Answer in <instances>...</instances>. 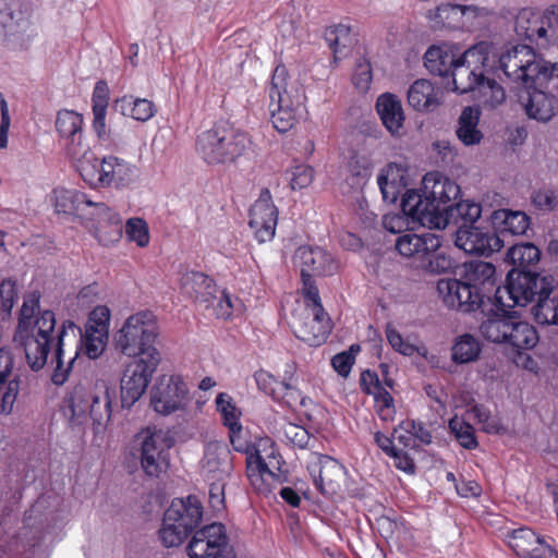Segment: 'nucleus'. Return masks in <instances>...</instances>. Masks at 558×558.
<instances>
[{
  "label": "nucleus",
  "mask_w": 558,
  "mask_h": 558,
  "mask_svg": "<svg viewBox=\"0 0 558 558\" xmlns=\"http://www.w3.org/2000/svg\"><path fill=\"white\" fill-rule=\"evenodd\" d=\"M482 206L480 203L472 201H461L456 203L446 213L447 226L453 221L456 223L474 226V223L481 218Z\"/></svg>",
  "instance_id": "nucleus-42"
},
{
  "label": "nucleus",
  "mask_w": 558,
  "mask_h": 558,
  "mask_svg": "<svg viewBox=\"0 0 558 558\" xmlns=\"http://www.w3.org/2000/svg\"><path fill=\"white\" fill-rule=\"evenodd\" d=\"M510 278L509 287L496 291V304L505 311L526 306L536 299L532 310L535 320L541 325L558 326V295L550 298L555 288L553 276L537 278L530 274H514Z\"/></svg>",
  "instance_id": "nucleus-2"
},
{
  "label": "nucleus",
  "mask_w": 558,
  "mask_h": 558,
  "mask_svg": "<svg viewBox=\"0 0 558 558\" xmlns=\"http://www.w3.org/2000/svg\"><path fill=\"white\" fill-rule=\"evenodd\" d=\"M376 109L385 128L392 135L400 136L405 120L400 99L390 93L383 94L377 98Z\"/></svg>",
  "instance_id": "nucleus-33"
},
{
  "label": "nucleus",
  "mask_w": 558,
  "mask_h": 558,
  "mask_svg": "<svg viewBox=\"0 0 558 558\" xmlns=\"http://www.w3.org/2000/svg\"><path fill=\"white\" fill-rule=\"evenodd\" d=\"M158 337L157 318L150 311H140L125 319L114 335L117 350L130 357H144L160 361L155 347Z\"/></svg>",
  "instance_id": "nucleus-6"
},
{
  "label": "nucleus",
  "mask_w": 558,
  "mask_h": 558,
  "mask_svg": "<svg viewBox=\"0 0 558 558\" xmlns=\"http://www.w3.org/2000/svg\"><path fill=\"white\" fill-rule=\"evenodd\" d=\"M418 268L433 275L445 274L453 268V260L438 248L425 256Z\"/></svg>",
  "instance_id": "nucleus-50"
},
{
  "label": "nucleus",
  "mask_w": 558,
  "mask_h": 558,
  "mask_svg": "<svg viewBox=\"0 0 558 558\" xmlns=\"http://www.w3.org/2000/svg\"><path fill=\"white\" fill-rule=\"evenodd\" d=\"M190 533L180 524L168 522L167 515H163L162 526L159 530V538L166 547L180 546Z\"/></svg>",
  "instance_id": "nucleus-52"
},
{
  "label": "nucleus",
  "mask_w": 558,
  "mask_h": 558,
  "mask_svg": "<svg viewBox=\"0 0 558 558\" xmlns=\"http://www.w3.org/2000/svg\"><path fill=\"white\" fill-rule=\"evenodd\" d=\"M454 244L468 254L489 256L498 252L504 242L494 231L477 226L460 225L456 232Z\"/></svg>",
  "instance_id": "nucleus-15"
},
{
  "label": "nucleus",
  "mask_w": 558,
  "mask_h": 558,
  "mask_svg": "<svg viewBox=\"0 0 558 558\" xmlns=\"http://www.w3.org/2000/svg\"><path fill=\"white\" fill-rule=\"evenodd\" d=\"M307 470L315 486L324 494H335L344 476V466L341 463L319 453H311Z\"/></svg>",
  "instance_id": "nucleus-18"
},
{
  "label": "nucleus",
  "mask_w": 558,
  "mask_h": 558,
  "mask_svg": "<svg viewBox=\"0 0 558 558\" xmlns=\"http://www.w3.org/2000/svg\"><path fill=\"white\" fill-rule=\"evenodd\" d=\"M482 348L480 341L470 333L457 338L452 347V360L456 363L464 364L478 359Z\"/></svg>",
  "instance_id": "nucleus-43"
},
{
  "label": "nucleus",
  "mask_w": 558,
  "mask_h": 558,
  "mask_svg": "<svg viewBox=\"0 0 558 558\" xmlns=\"http://www.w3.org/2000/svg\"><path fill=\"white\" fill-rule=\"evenodd\" d=\"M125 234L129 241L135 242L140 247H145L149 243L148 226L141 218H130L126 221Z\"/></svg>",
  "instance_id": "nucleus-55"
},
{
  "label": "nucleus",
  "mask_w": 558,
  "mask_h": 558,
  "mask_svg": "<svg viewBox=\"0 0 558 558\" xmlns=\"http://www.w3.org/2000/svg\"><path fill=\"white\" fill-rule=\"evenodd\" d=\"M248 135L226 123L215 124L196 138V153L209 166L234 163L248 148Z\"/></svg>",
  "instance_id": "nucleus-5"
},
{
  "label": "nucleus",
  "mask_w": 558,
  "mask_h": 558,
  "mask_svg": "<svg viewBox=\"0 0 558 558\" xmlns=\"http://www.w3.org/2000/svg\"><path fill=\"white\" fill-rule=\"evenodd\" d=\"M422 192L426 198L432 201L442 213H448L460 194V186L440 172H428L423 178Z\"/></svg>",
  "instance_id": "nucleus-26"
},
{
  "label": "nucleus",
  "mask_w": 558,
  "mask_h": 558,
  "mask_svg": "<svg viewBox=\"0 0 558 558\" xmlns=\"http://www.w3.org/2000/svg\"><path fill=\"white\" fill-rule=\"evenodd\" d=\"M52 202L56 211L63 214L84 213L85 208L94 205V202L85 193L65 187H56L52 191Z\"/></svg>",
  "instance_id": "nucleus-36"
},
{
  "label": "nucleus",
  "mask_w": 558,
  "mask_h": 558,
  "mask_svg": "<svg viewBox=\"0 0 558 558\" xmlns=\"http://www.w3.org/2000/svg\"><path fill=\"white\" fill-rule=\"evenodd\" d=\"M180 288L189 298L209 307L213 299H216L217 288L214 281L203 272L186 271L180 279Z\"/></svg>",
  "instance_id": "nucleus-32"
},
{
  "label": "nucleus",
  "mask_w": 558,
  "mask_h": 558,
  "mask_svg": "<svg viewBox=\"0 0 558 558\" xmlns=\"http://www.w3.org/2000/svg\"><path fill=\"white\" fill-rule=\"evenodd\" d=\"M404 215L423 227L445 229L447 227L446 213L440 211L438 205L426 198V195L415 190L408 191L401 202Z\"/></svg>",
  "instance_id": "nucleus-14"
},
{
  "label": "nucleus",
  "mask_w": 558,
  "mask_h": 558,
  "mask_svg": "<svg viewBox=\"0 0 558 558\" xmlns=\"http://www.w3.org/2000/svg\"><path fill=\"white\" fill-rule=\"evenodd\" d=\"M508 543L523 558H558V551L529 527L512 530Z\"/></svg>",
  "instance_id": "nucleus-24"
},
{
  "label": "nucleus",
  "mask_w": 558,
  "mask_h": 558,
  "mask_svg": "<svg viewBox=\"0 0 558 558\" xmlns=\"http://www.w3.org/2000/svg\"><path fill=\"white\" fill-rule=\"evenodd\" d=\"M83 116L74 110L62 109L57 113V132L65 141L66 154L75 160L76 165L84 150L89 149L83 144Z\"/></svg>",
  "instance_id": "nucleus-19"
},
{
  "label": "nucleus",
  "mask_w": 558,
  "mask_h": 558,
  "mask_svg": "<svg viewBox=\"0 0 558 558\" xmlns=\"http://www.w3.org/2000/svg\"><path fill=\"white\" fill-rule=\"evenodd\" d=\"M82 179L92 187L123 189L137 177L135 166L116 156L99 160L90 149H85L76 165Z\"/></svg>",
  "instance_id": "nucleus-8"
},
{
  "label": "nucleus",
  "mask_w": 558,
  "mask_h": 558,
  "mask_svg": "<svg viewBox=\"0 0 558 558\" xmlns=\"http://www.w3.org/2000/svg\"><path fill=\"white\" fill-rule=\"evenodd\" d=\"M141 465L148 476H159L168 465L171 439L162 432L147 427L140 434Z\"/></svg>",
  "instance_id": "nucleus-13"
},
{
  "label": "nucleus",
  "mask_w": 558,
  "mask_h": 558,
  "mask_svg": "<svg viewBox=\"0 0 558 558\" xmlns=\"http://www.w3.org/2000/svg\"><path fill=\"white\" fill-rule=\"evenodd\" d=\"M486 61L487 56L478 48L472 47L459 56L450 74L454 92L473 93L474 98L484 106L495 108L505 101L506 93L496 81L485 76Z\"/></svg>",
  "instance_id": "nucleus-3"
},
{
  "label": "nucleus",
  "mask_w": 558,
  "mask_h": 558,
  "mask_svg": "<svg viewBox=\"0 0 558 558\" xmlns=\"http://www.w3.org/2000/svg\"><path fill=\"white\" fill-rule=\"evenodd\" d=\"M279 400H282L288 408L300 411V413L305 415L307 420H314V414L307 410L308 405H314L313 401L302 396L300 390L286 380L283 381V388Z\"/></svg>",
  "instance_id": "nucleus-45"
},
{
  "label": "nucleus",
  "mask_w": 558,
  "mask_h": 558,
  "mask_svg": "<svg viewBox=\"0 0 558 558\" xmlns=\"http://www.w3.org/2000/svg\"><path fill=\"white\" fill-rule=\"evenodd\" d=\"M294 259L300 267L301 277L330 276L338 270V263L325 248L319 246H300L295 251Z\"/></svg>",
  "instance_id": "nucleus-20"
},
{
  "label": "nucleus",
  "mask_w": 558,
  "mask_h": 558,
  "mask_svg": "<svg viewBox=\"0 0 558 558\" xmlns=\"http://www.w3.org/2000/svg\"><path fill=\"white\" fill-rule=\"evenodd\" d=\"M376 412L381 421L391 422L395 420L393 398L387 390H380L375 398Z\"/></svg>",
  "instance_id": "nucleus-62"
},
{
  "label": "nucleus",
  "mask_w": 558,
  "mask_h": 558,
  "mask_svg": "<svg viewBox=\"0 0 558 558\" xmlns=\"http://www.w3.org/2000/svg\"><path fill=\"white\" fill-rule=\"evenodd\" d=\"M314 179V170L307 165H298L291 169L290 185L293 190L307 187Z\"/></svg>",
  "instance_id": "nucleus-63"
},
{
  "label": "nucleus",
  "mask_w": 558,
  "mask_h": 558,
  "mask_svg": "<svg viewBox=\"0 0 558 558\" xmlns=\"http://www.w3.org/2000/svg\"><path fill=\"white\" fill-rule=\"evenodd\" d=\"M494 227L501 234L523 235L530 228V217L521 210L498 209L490 215Z\"/></svg>",
  "instance_id": "nucleus-35"
},
{
  "label": "nucleus",
  "mask_w": 558,
  "mask_h": 558,
  "mask_svg": "<svg viewBox=\"0 0 558 558\" xmlns=\"http://www.w3.org/2000/svg\"><path fill=\"white\" fill-rule=\"evenodd\" d=\"M295 336L311 347L324 343L331 331L330 319L323 306L306 312L303 319L292 325Z\"/></svg>",
  "instance_id": "nucleus-23"
},
{
  "label": "nucleus",
  "mask_w": 558,
  "mask_h": 558,
  "mask_svg": "<svg viewBox=\"0 0 558 558\" xmlns=\"http://www.w3.org/2000/svg\"><path fill=\"white\" fill-rule=\"evenodd\" d=\"M108 333L93 330L92 327L85 328V336L82 337L84 350L89 359H97L101 355L106 348Z\"/></svg>",
  "instance_id": "nucleus-53"
},
{
  "label": "nucleus",
  "mask_w": 558,
  "mask_h": 558,
  "mask_svg": "<svg viewBox=\"0 0 558 558\" xmlns=\"http://www.w3.org/2000/svg\"><path fill=\"white\" fill-rule=\"evenodd\" d=\"M76 331L81 335V329L72 320L63 322L57 329L54 313L47 310L35 318L29 331L16 333V337L24 347L27 364L33 371L44 368L50 350L54 349L51 359L54 365L51 380L54 385L61 386L66 381L78 354L77 347L72 351L65 348L70 332L75 338Z\"/></svg>",
  "instance_id": "nucleus-1"
},
{
  "label": "nucleus",
  "mask_w": 558,
  "mask_h": 558,
  "mask_svg": "<svg viewBox=\"0 0 558 558\" xmlns=\"http://www.w3.org/2000/svg\"><path fill=\"white\" fill-rule=\"evenodd\" d=\"M114 107L123 116L132 117L141 122L148 121L156 112V107L153 101L146 98H135L131 95H124L118 98L114 102Z\"/></svg>",
  "instance_id": "nucleus-38"
},
{
  "label": "nucleus",
  "mask_w": 558,
  "mask_h": 558,
  "mask_svg": "<svg viewBox=\"0 0 558 558\" xmlns=\"http://www.w3.org/2000/svg\"><path fill=\"white\" fill-rule=\"evenodd\" d=\"M441 246V240L432 232L416 234L412 232L400 235L396 241L397 251L404 257L412 259L416 268L433 251H437Z\"/></svg>",
  "instance_id": "nucleus-27"
},
{
  "label": "nucleus",
  "mask_w": 558,
  "mask_h": 558,
  "mask_svg": "<svg viewBox=\"0 0 558 558\" xmlns=\"http://www.w3.org/2000/svg\"><path fill=\"white\" fill-rule=\"evenodd\" d=\"M190 401L187 385L179 375H162L151 389L150 404L161 415L183 411Z\"/></svg>",
  "instance_id": "nucleus-11"
},
{
  "label": "nucleus",
  "mask_w": 558,
  "mask_h": 558,
  "mask_svg": "<svg viewBox=\"0 0 558 558\" xmlns=\"http://www.w3.org/2000/svg\"><path fill=\"white\" fill-rule=\"evenodd\" d=\"M19 299L17 281L8 278L0 283V308L3 313L10 314Z\"/></svg>",
  "instance_id": "nucleus-56"
},
{
  "label": "nucleus",
  "mask_w": 558,
  "mask_h": 558,
  "mask_svg": "<svg viewBox=\"0 0 558 558\" xmlns=\"http://www.w3.org/2000/svg\"><path fill=\"white\" fill-rule=\"evenodd\" d=\"M99 226L111 227V240H120L122 238V217L106 206L104 203H94Z\"/></svg>",
  "instance_id": "nucleus-46"
},
{
  "label": "nucleus",
  "mask_w": 558,
  "mask_h": 558,
  "mask_svg": "<svg viewBox=\"0 0 558 558\" xmlns=\"http://www.w3.org/2000/svg\"><path fill=\"white\" fill-rule=\"evenodd\" d=\"M437 291L448 307L465 313L478 310L485 304L463 278L440 279L437 282Z\"/></svg>",
  "instance_id": "nucleus-17"
},
{
  "label": "nucleus",
  "mask_w": 558,
  "mask_h": 558,
  "mask_svg": "<svg viewBox=\"0 0 558 558\" xmlns=\"http://www.w3.org/2000/svg\"><path fill=\"white\" fill-rule=\"evenodd\" d=\"M0 35H16L24 31L28 25V20L21 11H13L8 5L5 7L4 14L0 16Z\"/></svg>",
  "instance_id": "nucleus-51"
},
{
  "label": "nucleus",
  "mask_w": 558,
  "mask_h": 558,
  "mask_svg": "<svg viewBox=\"0 0 558 558\" xmlns=\"http://www.w3.org/2000/svg\"><path fill=\"white\" fill-rule=\"evenodd\" d=\"M513 315L494 314L484 319L480 325L481 335L494 343H506Z\"/></svg>",
  "instance_id": "nucleus-41"
},
{
  "label": "nucleus",
  "mask_w": 558,
  "mask_h": 558,
  "mask_svg": "<svg viewBox=\"0 0 558 558\" xmlns=\"http://www.w3.org/2000/svg\"><path fill=\"white\" fill-rule=\"evenodd\" d=\"M113 395L114 391L104 380L97 381L93 391L78 383L68 388L61 408L73 426L83 425L90 417L98 430L110 421Z\"/></svg>",
  "instance_id": "nucleus-4"
},
{
  "label": "nucleus",
  "mask_w": 558,
  "mask_h": 558,
  "mask_svg": "<svg viewBox=\"0 0 558 558\" xmlns=\"http://www.w3.org/2000/svg\"><path fill=\"white\" fill-rule=\"evenodd\" d=\"M233 470L232 456L221 441H209L202 459V474L207 482H225Z\"/></svg>",
  "instance_id": "nucleus-22"
},
{
  "label": "nucleus",
  "mask_w": 558,
  "mask_h": 558,
  "mask_svg": "<svg viewBox=\"0 0 558 558\" xmlns=\"http://www.w3.org/2000/svg\"><path fill=\"white\" fill-rule=\"evenodd\" d=\"M246 474L251 485L256 492L267 494L270 492V484L267 482L265 457L260 450H254L246 457Z\"/></svg>",
  "instance_id": "nucleus-40"
},
{
  "label": "nucleus",
  "mask_w": 558,
  "mask_h": 558,
  "mask_svg": "<svg viewBox=\"0 0 558 558\" xmlns=\"http://www.w3.org/2000/svg\"><path fill=\"white\" fill-rule=\"evenodd\" d=\"M372 69L365 58L356 60L355 69L352 75V82L360 92H366L372 83Z\"/></svg>",
  "instance_id": "nucleus-60"
},
{
  "label": "nucleus",
  "mask_w": 558,
  "mask_h": 558,
  "mask_svg": "<svg viewBox=\"0 0 558 558\" xmlns=\"http://www.w3.org/2000/svg\"><path fill=\"white\" fill-rule=\"evenodd\" d=\"M278 222V209L274 205L271 194L263 190L250 211V228L259 243L274 239Z\"/></svg>",
  "instance_id": "nucleus-16"
},
{
  "label": "nucleus",
  "mask_w": 558,
  "mask_h": 558,
  "mask_svg": "<svg viewBox=\"0 0 558 558\" xmlns=\"http://www.w3.org/2000/svg\"><path fill=\"white\" fill-rule=\"evenodd\" d=\"M537 342L538 333L534 326L513 315L506 344L518 350H530L534 348Z\"/></svg>",
  "instance_id": "nucleus-37"
},
{
  "label": "nucleus",
  "mask_w": 558,
  "mask_h": 558,
  "mask_svg": "<svg viewBox=\"0 0 558 558\" xmlns=\"http://www.w3.org/2000/svg\"><path fill=\"white\" fill-rule=\"evenodd\" d=\"M217 410L221 413L225 425L228 428H238L240 423V412L232 402V398L225 392H221L216 398Z\"/></svg>",
  "instance_id": "nucleus-54"
},
{
  "label": "nucleus",
  "mask_w": 558,
  "mask_h": 558,
  "mask_svg": "<svg viewBox=\"0 0 558 558\" xmlns=\"http://www.w3.org/2000/svg\"><path fill=\"white\" fill-rule=\"evenodd\" d=\"M462 278L480 294L484 303L490 302L493 298L496 301V291L505 288L497 287L496 268L488 262L475 260L466 264Z\"/></svg>",
  "instance_id": "nucleus-25"
},
{
  "label": "nucleus",
  "mask_w": 558,
  "mask_h": 558,
  "mask_svg": "<svg viewBox=\"0 0 558 558\" xmlns=\"http://www.w3.org/2000/svg\"><path fill=\"white\" fill-rule=\"evenodd\" d=\"M543 84H535L533 87H522L518 98L529 119L547 123L556 114L557 98L542 90Z\"/></svg>",
  "instance_id": "nucleus-21"
},
{
  "label": "nucleus",
  "mask_w": 558,
  "mask_h": 558,
  "mask_svg": "<svg viewBox=\"0 0 558 558\" xmlns=\"http://www.w3.org/2000/svg\"><path fill=\"white\" fill-rule=\"evenodd\" d=\"M13 360L9 351L0 349V414H10L20 391V379L12 373Z\"/></svg>",
  "instance_id": "nucleus-29"
},
{
  "label": "nucleus",
  "mask_w": 558,
  "mask_h": 558,
  "mask_svg": "<svg viewBox=\"0 0 558 558\" xmlns=\"http://www.w3.org/2000/svg\"><path fill=\"white\" fill-rule=\"evenodd\" d=\"M504 74L519 88L533 87L550 80L549 62L526 45H518L499 58Z\"/></svg>",
  "instance_id": "nucleus-9"
},
{
  "label": "nucleus",
  "mask_w": 558,
  "mask_h": 558,
  "mask_svg": "<svg viewBox=\"0 0 558 558\" xmlns=\"http://www.w3.org/2000/svg\"><path fill=\"white\" fill-rule=\"evenodd\" d=\"M558 20V8L547 12L542 19V25L536 28L527 29V37L536 39H548L556 35L554 25Z\"/></svg>",
  "instance_id": "nucleus-57"
},
{
  "label": "nucleus",
  "mask_w": 558,
  "mask_h": 558,
  "mask_svg": "<svg viewBox=\"0 0 558 558\" xmlns=\"http://www.w3.org/2000/svg\"><path fill=\"white\" fill-rule=\"evenodd\" d=\"M533 205L542 211H551L558 206V196L550 189H539L532 194Z\"/></svg>",
  "instance_id": "nucleus-64"
},
{
  "label": "nucleus",
  "mask_w": 558,
  "mask_h": 558,
  "mask_svg": "<svg viewBox=\"0 0 558 558\" xmlns=\"http://www.w3.org/2000/svg\"><path fill=\"white\" fill-rule=\"evenodd\" d=\"M283 433L287 440L298 448L305 449L314 447L311 434L302 426L289 423L284 426Z\"/></svg>",
  "instance_id": "nucleus-59"
},
{
  "label": "nucleus",
  "mask_w": 558,
  "mask_h": 558,
  "mask_svg": "<svg viewBox=\"0 0 558 558\" xmlns=\"http://www.w3.org/2000/svg\"><path fill=\"white\" fill-rule=\"evenodd\" d=\"M444 92L425 78L416 80L408 90V102L417 111H434L442 101Z\"/></svg>",
  "instance_id": "nucleus-31"
},
{
  "label": "nucleus",
  "mask_w": 558,
  "mask_h": 558,
  "mask_svg": "<svg viewBox=\"0 0 558 558\" xmlns=\"http://www.w3.org/2000/svg\"><path fill=\"white\" fill-rule=\"evenodd\" d=\"M459 49L451 45L432 46L424 56L425 68L429 73L439 76L450 74L452 68L459 59Z\"/></svg>",
  "instance_id": "nucleus-34"
},
{
  "label": "nucleus",
  "mask_w": 558,
  "mask_h": 558,
  "mask_svg": "<svg viewBox=\"0 0 558 558\" xmlns=\"http://www.w3.org/2000/svg\"><path fill=\"white\" fill-rule=\"evenodd\" d=\"M254 378L259 390L276 400L280 399L283 381H278L271 374L263 369L256 372Z\"/></svg>",
  "instance_id": "nucleus-58"
},
{
  "label": "nucleus",
  "mask_w": 558,
  "mask_h": 558,
  "mask_svg": "<svg viewBox=\"0 0 558 558\" xmlns=\"http://www.w3.org/2000/svg\"><path fill=\"white\" fill-rule=\"evenodd\" d=\"M507 259L513 265L508 272L507 284L510 286V276L514 274H530L537 278H544L546 275L533 271L531 268L541 259V251L533 243L515 244L507 253Z\"/></svg>",
  "instance_id": "nucleus-30"
},
{
  "label": "nucleus",
  "mask_w": 558,
  "mask_h": 558,
  "mask_svg": "<svg viewBox=\"0 0 558 558\" xmlns=\"http://www.w3.org/2000/svg\"><path fill=\"white\" fill-rule=\"evenodd\" d=\"M386 337L393 350L402 355L411 356L417 351L416 347L404 340L401 333L391 324H388L386 327Z\"/></svg>",
  "instance_id": "nucleus-61"
},
{
  "label": "nucleus",
  "mask_w": 558,
  "mask_h": 558,
  "mask_svg": "<svg viewBox=\"0 0 558 558\" xmlns=\"http://www.w3.org/2000/svg\"><path fill=\"white\" fill-rule=\"evenodd\" d=\"M480 111L473 107H466L458 121L457 136L466 146L478 144L483 137L477 129Z\"/></svg>",
  "instance_id": "nucleus-39"
},
{
  "label": "nucleus",
  "mask_w": 558,
  "mask_h": 558,
  "mask_svg": "<svg viewBox=\"0 0 558 558\" xmlns=\"http://www.w3.org/2000/svg\"><path fill=\"white\" fill-rule=\"evenodd\" d=\"M449 428L462 447L466 449H474L477 447V440L474 435V428L464 420L460 418L457 415L453 416L449 421Z\"/></svg>",
  "instance_id": "nucleus-48"
},
{
  "label": "nucleus",
  "mask_w": 558,
  "mask_h": 558,
  "mask_svg": "<svg viewBox=\"0 0 558 558\" xmlns=\"http://www.w3.org/2000/svg\"><path fill=\"white\" fill-rule=\"evenodd\" d=\"M326 40L333 51V61L337 63L342 57L343 52L353 43L351 28L348 25L339 24L327 29Z\"/></svg>",
  "instance_id": "nucleus-44"
},
{
  "label": "nucleus",
  "mask_w": 558,
  "mask_h": 558,
  "mask_svg": "<svg viewBox=\"0 0 558 558\" xmlns=\"http://www.w3.org/2000/svg\"><path fill=\"white\" fill-rule=\"evenodd\" d=\"M160 361L140 357L130 362L121 378V404L130 409L146 391Z\"/></svg>",
  "instance_id": "nucleus-12"
},
{
  "label": "nucleus",
  "mask_w": 558,
  "mask_h": 558,
  "mask_svg": "<svg viewBox=\"0 0 558 558\" xmlns=\"http://www.w3.org/2000/svg\"><path fill=\"white\" fill-rule=\"evenodd\" d=\"M468 13L476 15L477 7L446 3L437 8L435 19L438 23L450 26L452 22L458 21V17Z\"/></svg>",
  "instance_id": "nucleus-49"
},
{
  "label": "nucleus",
  "mask_w": 558,
  "mask_h": 558,
  "mask_svg": "<svg viewBox=\"0 0 558 558\" xmlns=\"http://www.w3.org/2000/svg\"><path fill=\"white\" fill-rule=\"evenodd\" d=\"M168 522L180 524L191 533L202 521L203 507L196 496L190 495L186 498H175L166 510Z\"/></svg>",
  "instance_id": "nucleus-28"
},
{
  "label": "nucleus",
  "mask_w": 558,
  "mask_h": 558,
  "mask_svg": "<svg viewBox=\"0 0 558 558\" xmlns=\"http://www.w3.org/2000/svg\"><path fill=\"white\" fill-rule=\"evenodd\" d=\"M270 121L279 133L291 130L296 122V112L305 99L303 89L289 80L284 65L274 70L269 86Z\"/></svg>",
  "instance_id": "nucleus-7"
},
{
  "label": "nucleus",
  "mask_w": 558,
  "mask_h": 558,
  "mask_svg": "<svg viewBox=\"0 0 558 558\" xmlns=\"http://www.w3.org/2000/svg\"><path fill=\"white\" fill-rule=\"evenodd\" d=\"M186 550L190 558H235L225 525L216 522L195 531Z\"/></svg>",
  "instance_id": "nucleus-10"
},
{
  "label": "nucleus",
  "mask_w": 558,
  "mask_h": 558,
  "mask_svg": "<svg viewBox=\"0 0 558 558\" xmlns=\"http://www.w3.org/2000/svg\"><path fill=\"white\" fill-rule=\"evenodd\" d=\"M40 295L38 292H31L24 296V301L20 311L19 324H17V335H23L26 331H29L33 318L35 316L36 311L39 307Z\"/></svg>",
  "instance_id": "nucleus-47"
}]
</instances>
